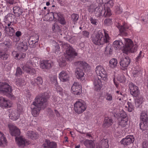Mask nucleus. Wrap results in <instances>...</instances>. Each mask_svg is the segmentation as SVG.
Here are the masks:
<instances>
[{
    "label": "nucleus",
    "mask_w": 148,
    "mask_h": 148,
    "mask_svg": "<svg viewBox=\"0 0 148 148\" xmlns=\"http://www.w3.org/2000/svg\"><path fill=\"white\" fill-rule=\"evenodd\" d=\"M112 49L111 45L110 44H108L106 47L105 49L106 53L108 55L111 54L112 53Z\"/></svg>",
    "instance_id": "nucleus-44"
},
{
    "label": "nucleus",
    "mask_w": 148,
    "mask_h": 148,
    "mask_svg": "<svg viewBox=\"0 0 148 148\" xmlns=\"http://www.w3.org/2000/svg\"><path fill=\"white\" fill-rule=\"evenodd\" d=\"M23 111V109L21 105L18 104L17 111L15 110H12L10 114V117L13 120L15 121L18 119L20 115L22 114Z\"/></svg>",
    "instance_id": "nucleus-11"
},
{
    "label": "nucleus",
    "mask_w": 148,
    "mask_h": 148,
    "mask_svg": "<svg viewBox=\"0 0 148 148\" xmlns=\"http://www.w3.org/2000/svg\"><path fill=\"white\" fill-rule=\"evenodd\" d=\"M15 140L17 144L20 147H24L25 145L29 144L27 141L22 136L16 137Z\"/></svg>",
    "instance_id": "nucleus-20"
},
{
    "label": "nucleus",
    "mask_w": 148,
    "mask_h": 148,
    "mask_svg": "<svg viewBox=\"0 0 148 148\" xmlns=\"http://www.w3.org/2000/svg\"><path fill=\"white\" fill-rule=\"evenodd\" d=\"M121 120L119 123V127H121L122 130L126 129L129 127L128 124V117L125 113H124L123 116L121 115Z\"/></svg>",
    "instance_id": "nucleus-13"
},
{
    "label": "nucleus",
    "mask_w": 148,
    "mask_h": 148,
    "mask_svg": "<svg viewBox=\"0 0 148 148\" xmlns=\"http://www.w3.org/2000/svg\"><path fill=\"white\" fill-rule=\"evenodd\" d=\"M118 63V61L116 59L112 58L110 61L109 66L111 68L114 69L117 66Z\"/></svg>",
    "instance_id": "nucleus-34"
},
{
    "label": "nucleus",
    "mask_w": 148,
    "mask_h": 148,
    "mask_svg": "<svg viewBox=\"0 0 148 148\" xmlns=\"http://www.w3.org/2000/svg\"><path fill=\"white\" fill-rule=\"evenodd\" d=\"M63 48L66 49L67 58L70 60V58H74L77 56V53L75 50L70 44L66 43L63 45Z\"/></svg>",
    "instance_id": "nucleus-9"
},
{
    "label": "nucleus",
    "mask_w": 148,
    "mask_h": 148,
    "mask_svg": "<svg viewBox=\"0 0 148 148\" xmlns=\"http://www.w3.org/2000/svg\"><path fill=\"white\" fill-rule=\"evenodd\" d=\"M26 98L28 101H31L32 99V97L31 96V93L28 91L26 93Z\"/></svg>",
    "instance_id": "nucleus-56"
},
{
    "label": "nucleus",
    "mask_w": 148,
    "mask_h": 148,
    "mask_svg": "<svg viewBox=\"0 0 148 148\" xmlns=\"http://www.w3.org/2000/svg\"><path fill=\"white\" fill-rule=\"evenodd\" d=\"M58 16V21L62 25H64L66 23V22L64 17L61 16H59V15L57 13H55L53 14V18H55L56 15Z\"/></svg>",
    "instance_id": "nucleus-37"
},
{
    "label": "nucleus",
    "mask_w": 148,
    "mask_h": 148,
    "mask_svg": "<svg viewBox=\"0 0 148 148\" xmlns=\"http://www.w3.org/2000/svg\"><path fill=\"white\" fill-rule=\"evenodd\" d=\"M84 144L87 148H96L95 147L94 143L91 140H86L84 142Z\"/></svg>",
    "instance_id": "nucleus-29"
},
{
    "label": "nucleus",
    "mask_w": 148,
    "mask_h": 148,
    "mask_svg": "<svg viewBox=\"0 0 148 148\" xmlns=\"http://www.w3.org/2000/svg\"><path fill=\"white\" fill-rule=\"evenodd\" d=\"M143 148H148V143L144 142L143 144Z\"/></svg>",
    "instance_id": "nucleus-63"
},
{
    "label": "nucleus",
    "mask_w": 148,
    "mask_h": 148,
    "mask_svg": "<svg viewBox=\"0 0 148 148\" xmlns=\"http://www.w3.org/2000/svg\"><path fill=\"white\" fill-rule=\"evenodd\" d=\"M57 61L60 66L63 67L66 65V62L65 59L62 56H59L57 59Z\"/></svg>",
    "instance_id": "nucleus-33"
},
{
    "label": "nucleus",
    "mask_w": 148,
    "mask_h": 148,
    "mask_svg": "<svg viewBox=\"0 0 148 148\" xmlns=\"http://www.w3.org/2000/svg\"><path fill=\"white\" fill-rule=\"evenodd\" d=\"M86 137H89V138L90 139H92V137L91 134L89 133H86Z\"/></svg>",
    "instance_id": "nucleus-64"
},
{
    "label": "nucleus",
    "mask_w": 148,
    "mask_h": 148,
    "mask_svg": "<svg viewBox=\"0 0 148 148\" xmlns=\"http://www.w3.org/2000/svg\"><path fill=\"white\" fill-rule=\"evenodd\" d=\"M60 46L58 45L57 44L55 46V49L56 53V52H57V54L58 53H60Z\"/></svg>",
    "instance_id": "nucleus-59"
},
{
    "label": "nucleus",
    "mask_w": 148,
    "mask_h": 148,
    "mask_svg": "<svg viewBox=\"0 0 148 148\" xmlns=\"http://www.w3.org/2000/svg\"><path fill=\"white\" fill-rule=\"evenodd\" d=\"M124 109L126 111L129 112H133L134 110V107L132 103L128 102L127 105L124 106Z\"/></svg>",
    "instance_id": "nucleus-30"
},
{
    "label": "nucleus",
    "mask_w": 148,
    "mask_h": 148,
    "mask_svg": "<svg viewBox=\"0 0 148 148\" xmlns=\"http://www.w3.org/2000/svg\"><path fill=\"white\" fill-rule=\"evenodd\" d=\"M105 97L107 100L108 101H110L112 100L113 96L111 94L107 93L105 96Z\"/></svg>",
    "instance_id": "nucleus-48"
},
{
    "label": "nucleus",
    "mask_w": 148,
    "mask_h": 148,
    "mask_svg": "<svg viewBox=\"0 0 148 148\" xmlns=\"http://www.w3.org/2000/svg\"><path fill=\"white\" fill-rule=\"evenodd\" d=\"M38 59L36 57L31 58L28 61L26 64L24 65H21V67L24 71L31 75H33L36 73V71L31 66L33 65L34 64L38 62Z\"/></svg>",
    "instance_id": "nucleus-6"
},
{
    "label": "nucleus",
    "mask_w": 148,
    "mask_h": 148,
    "mask_svg": "<svg viewBox=\"0 0 148 148\" xmlns=\"http://www.w3.org/2000/svg\"><path fill=\"white\" fill-rule=\"evenodd\" d=\"M71 18L73 21L76 22L78 20L79 16L76 14H73L71 15Z\"/></svg>",
    "instance_id": "nucleus-53"
},
{
    "label": "nucleus",
    "mask_w": 148,
    "mask_h": 148,
    "mask_svg": "<svg viewBox=\"0 0 148 148\" xmlns=\"http://www.w3.org/2000/svg\"><path fill=\"white\" fill-rule=\"evenodd\" d=\"M44 148H56L57 146V143L53 141H50L48 139H46L45 142L43 144Z\"/></svg>",
    "instance_id": "nucleus-23"
},
{
    "label": "nucleus",
    "mask_w": 148,
    "mask_h": 148,
    "mask_svg": "<svg viewBox=\"0 0 148 148\" xmlns=\"http://www.w3.org/2000/svg\"><path fill=\"white\" fill-rule=\"evenodd\" d=\"M28 49V46L27 43L25 42H22L19 44V49H21V51H25Z\"/></svg>",
    "instance_id": "nucleus-36"
},
{
    "label": "nucleus",
    "mask_w": 148,
    "mask_h": 148,
    "mask_svg": "<svg viewBox=\"0 0 148 148\" xmlns=\"http://www.w3.org/2000/svg\"><path fill=\"white\" fill-rule=\"evenodd\" d=\"M113 123V120L111 118L106 117L103 121V125L104 127H108L111 126Z\"/></svg>",
    "instance_id": "nucleus-27"
},
{
    "label": "nucleus",
    "mask_w": 148,
    "mask_h": 148,
    "mask_svg": "<svg viewBox=\"0 0 148 148\" xmlns=\"http://www.w3.org/2000/svg\"><path fill=\"white\" fill-rule=\"evenodd\" d=\"M12 104L10 101L2 97H0V107L3 108H10Z\"/></svg>",
    "instance_id": "nucleus-16"
},
{
    "label": "nucleus",
    "mask_w": 148,
    "mask_h": 148,
    "mask_svg": "<svg viewBox=\"0 0 148 148\" xmlns=\"http://www.w3.org/2000/svg\"><path fill=\"white\" fill-rule=\"evenodd\" d=\"M12 55L15 56V58L17 59H20L24 58L26 56L25 53H21L19 54L17 53L16 51H14L12 53Z\"/></svg>",
    "instance_id": "nucleus-35"
},
{
    "label": "nucleus",
    "mask_w": 148,
    "mask_h": 148,
    "mask_svg": "<svg viewBox=\"0 0 148 148\" xmlns=\"http://www.w3.org/2000/svg\"><path fill=\"white\" fill-rule=\"evenodd\" d=\"M24 82V80H22L20 78H18L16 79L15 81L16 84L17 86H21L22 85V84Z\"/></svg>",
    "instance_id": "nucleus-52"
},
{
    "label": "nucleus",
    "mask_w": 148,
    "mask_h": 148,
    "mask_svg": "<svg viewBox=\"0 0 148 148\" xmlns=\"http://www.w3.org/2000/svg\"><path fill=\"white\" fill-rule=\"evenodd\" d=\"M52 29L54 32H56L60 31V27L57 24L55 23L52 25Z\"/></svg>",
    "instance_id": "nucleus-45"
},
{
    "label": "nucleus",
    "mask_w": 148,
    "mask_h": 148,
    "mask_svg": "<svg viewBox=\"0 0 148 148\" xmlns=\"http://www.w3.org/2000/svg\"><path fill=\"white\" fill-rule=\"evenodd\" d=\"M142 52L141 51H140L139 53V55L136 58V60L137 61H139V60H140L142 58Z\"/></svg>",
    "instance_id": "nucleus-60"
},
{
    "label": "nucleus",
    "mask_w": 148,
    "mask_h": 148,
    "mask_svg": "<svg viewBox=\"0 0 148 148\" xmlns=\"http://www.w3.org/2000/svg\"><path fill=\"white\" fill-rule=\"evenodd\" d=\"M130 59L129 57L127 56L122 58L120 62V64L122 70L126 69L130 63Z\"/></svg>",
    "instance_id": "nucleus-17"
},
{
    "label": "nucleus",
    "mask_w": 148,
    "mask_h": 148,
    "mask_svg": "<svg viewBox=\"0 0 148 148\" xmlns=\"http://www.w3.org/2000/svg\"><path fill=\"white\" fill-rule=\"evenodd\" d=\"M104 36L102 32V31H98L97 33L92 36V42L95 44L97 45H102L105 43L108 42L110 37L108 33V31L103 29Z\"/></svg>",
    "instance_id": "nucleus-4"
},
{
    "label": "nucleus",
    "mask_w": 148,
    "mask_h": 148,
    "mask_svg": "<svg viewBox=\"0 0 148 148\" xmlns=\"http://www.w3.org/2000/svg\"><path fill=\"white\" fill-rule=\"evenodd\" d=\"M86 108L85 102L81 99L76 101L74 104V111L78 114L82 113L86 110Z\"/></svg>",
    "instance_id": "nucleus-8"
},
{
    "label": "nucleus",
    "mask_w": 148,
    "mask_h": 148,
    "mask_svg": "<svg viewBox=\"0 0 148 148\" xmlns=\"http://www.w3.org/2000/svg\"><path fill=\"white\" fill-rule=\"evenodd\" d=\"M7 140L4 135L0 132V145L5 144Z\"/></svg>",
    "instance_id": "nucleus-41"
},
{
    "label": "nucleus",
    "mask_w": 148,
    "mask_h": 148,
    "mask_svg": "<svg viewBox=\"0 0 148 148\" xmlns=\"http://www.w3.org/2000/svg\"><path fill=\"white\" fill-rule=\"evenodd\" d=\"M30 82L33 85L36 86L42 85L43 81L42 78L41 77H38L35 79H31Z\"/></svg>",
    "instance_id": "nucleus-25"
},
{
    "label": "nucleus",
    "mask_w": 148,
    "mask_h": 148,
    "mask_svg": "<svg viewBox=\"0 0 148 148\" xmlns=\"http://www.w3.org/2000/svg\"><path fill=\"white\" fill-rule=\"evenodd\" d=\"M134 140V139L133 136H127L125 138H123L122 140L121 143V144L125 146H127L133 143Z\"/></svg>",
    "instance_id": "nucleus-18"
},
{
    "label": "nucleus",
    "mask_w": 148,
    "mask_h": 148,
    "mask_svg": "<svg viewBox=\"0 0 148 148\" xmlns=\"http://www.w3.org/2000/svg\"><path fill=\"white\" fill-rule=\"evenodd\" d=\"M47 98L48 97H45V95H40L36 97L31 106L32 113L34 116L38 115L41 109H44L47 106Z\"/></svg>",
    "instance_id": "nucleus-3"
},
{
    "label": "nucleus",
    "mask_w": 148,
    "mask_h": 148,
    "mask_svg": "<svg viewBox=\"0 0 148 148\" xmlns=\"http://www.w3.org/2000/svg\"><path fill=\"white\" fill-rule=\"evenodd\" d=\"M108 140L104 139L101 140L98 144L97 145L96 148H108Z\"/></svg>",
    "instance_id": "nucleus-26"
},
{
    "label": "nucleus",
    "mask_w": 148,
    "mask_h": 148,
    "mask_svg": "<svg viewBox=\"0 0 148 148\" xmlns=\"http://www.w3.org/2000/svg\"><path fill=\"white\" fill-rule=\"evenodd\" d=\"M95 72L97 75L100 77L101 79L105 81L107 80V73L103 66L101 65L97 66L95 68Z\"/></svg>",
    "instance_id": "nucleus-10"
},
{
    "label": "nucleus",
    "mask_w": 148,
    "mask_h": 148,
    "mask_svg": "<svg viewBox=\"0 0 148 148\" xmlns=\"http://www.w3.org/2000/svg\"><path fill=\"white\" fill-rule=\"evenodd\" d=\"M58 77L61 81L66 82L68 81L69 79V75L67 72L62 71L59 74Z\"/></svg>",
    "instance_id": "nucleus-22"
},
{
    "label": "nucleus",
    "mask_w": 148,
    "mask_h": 148,
    "mask_svg": "<svg viewBox=\"0 0 148 148\" xmlns=\"http://www.w3.org/2000/svg\"><path fill=\"white\" fill-rule=\"evenodd\" d=\"M49 77L50 78L51 81L53 83V84H54L55 86L58 85L57 76V75H50Z\"/></svg>",
    "instance_id": "nucleus-39"
},
{
    "label": "nucleus",
    "mask_w": 148,
    "mask_h": 148,
    "mask_svg": "<svg viewBox=\"0 0 148 148\" xmlns=\"http://www.w3.org/2000/svg\"><path fill=\"white\" fill-rule=\"evenodd\" d=\"M140 127L142 130H148V121L143 124H140Z\"/></svg>",
    "instance_id": "nucleus-43"
},
{
    "label": "nucleus",
    "mask_w": 148,
    "mask_h": 148,
    "mask_svg": "<svg viewBox=\"0 0 148 148\" xmlns=\"http://www.w3.org/2000/svg\"><path fill=\"white\" fill-rule=\"evenodd\" d=\"M27 135L28 138L32 139H36L38 137V134L33 131H28Z\"/></svg>",
    "instance_id": "nucleus-32"
},
{
    "label": "nucleus",
    "mask_w": 148,
    "mask_h": 148,
    "mask_svg": "<svg viewBox=\"0 0 148 148\" xmlns=\"http://www.w3.org/2000/svg\"><path fill=\"white\" fill-rule=\"evenodd\" d=\"M122 24L121 23H118L116 27L119 29L120 33L122 35L127 36V33L126 32L128 30H131V27L130 25L127 24V23L122 22Z\"/></svg>",
    "instance_id": "nucleus-12"
},
{
    "label": "nucleus",
    "mask_w": 148,
    "mask_h": 148,
    "mask_svg": "<svg viewBox=\"0 0 148 148\" xmlns=\"http://www.w3.org/2000/svg\"><path fill=\"white\" fill-rule=\"evenodd\" d=\"M82 33L83 36L84 37L87 38H89V33L88 32L86 31H84L82 32Z\"/></svg>",
    "instance_id": "nucleus-58"
},
{
    "label": "nucleus",
    "mask_w": 148,
    "mask_h": 148,
    "mask_svg": "<svg viewBox=\"0 0 148 148\" xmlns=\"http://www.w3.org/2000/svg\"><path fill=\"white\" fill-rule=\"evenodd\" d=\"M129 86L131 94L134 97H137L139 94L138 87L132 82H130Z\"/></svg>",
    "instance_id": "nucleus-14"
},
{
    "label": "nucleus",
    "mask_w": 148,
    "mask_h": 148,
    "mask_svg": "<svg viewBox=\"0 0 148 148\" xmlns=\"http://www.w3.org/2000/svg\"><path fill=\"white\" fill-rule=\"evenodd\" d=\"M133 76L135 77L140 75V72L138 71H134L133 72Z\"/></svg>",
    "instance_id": "nucleus-57"
},
{
    "label": "nucleus",
    "mask_w": 148,
    "mask_h": 148,
    "mask_svg": "<svg viewBox=\"0 0 148 148\" xmlns=\"http://www.w3.org/2000/svg\"><path fill=\"white\" fill-rule=\"evenodd\" d=\"M55 86L56 87V89L57 91L59 93L60 95L62 96H63L64 95L63 89L58 86V85Z\"/></svg>",
    "instance_id": "nucleus-46"
},
{
    "label": "nucleus",
    "mask_w": 148,
    "mask_h": 148,
    "mask_svg": "<svg viewBox=\"0 0 148 148\" xmlns=\"http://www.w3.org/2000/svg\"><path fill=\"white\" fill-rule=\"evenodd\" d=\"M112 24V21L111 19L110 18H106L104 21V24L106 26H109Z\"/></svg>",
    "instance_id": "nucleus-49"
},
{
    "label": "nucleus",
    "mask_w": 148,
    "mask_h": 148,
    "mask_svg": "<svg viewBox=\"0 0 148 148\" xmlns=\"http://www.w3.org/2000/svg\"><path fill=\"white\" fill-rule=\"evenodd\" d=\"M16 0H7L6 4L7 6H10V5H13L16 3Z\"/></svg>",
    "instance_id": "nucleus-54"
},
{
    "label": "nucleus",
    "mask_w": 148,
    "mask_h": 148,
    "mask_svg": "<svg viewBox=\"0 0 148 148\" xmlns=\"http://www.w3.org/2000/svg\"><path fill=\"white\" fill-rule=\"evenodd\" d=\"M9 55L4 52H0V58L3 60H6L9 57Z\"/></svg>",
    "instance_id": "nucleus-47"
},
{
    "label": "nucleus",
    "mask_w": 148,
    "mask_h": 148,
    "mask_svg": "<svg viewBox=\"0 0 148 148\" xmlns=\"http://www.w3.org/2000/svg\"><path fill=\"white\" fill-rule=\"evenodd\" d=\"M8 127L10 133L12 136H16L20 135V131L16 126L12 125H8Z\"/></svg>",
    "instance_id": "nucleus-19"
},
{
    "label": "nucleus",
    "mask_w": 148,
    "mask_h": 148,
    "mask_svg": "<svg viewBox=\"0 0 148 148\" xmlns=\"http://www.w3.org/2000/svg\"><path fill=\"white\" fill-rule=\"evenodd\" d=\"M125 44L121 40H115L113 42L115 49H121L123 48V52L127 54L129 53L135 52L138 48L137 45L133 44L132 40L128 38H124Z\"/></svg>",
    "instance_id": "nucleus-2"
},
{
    "label": "nucleus",
    "mask_w": 148,
    "mask_h": 148,
    "mask_svg": "<svg viewBox=\"0 0 148 148\" xmlns=\"http://www.w3.org/2000/svg\"><path fill=\"white\" fill-rule=\"evenodd\" d=\"M99 77H96L93 81L94 88L96 91L100 90L101 88L102 83Z\"/></svg>",
    "instance_id": "nucleus-24"
},
{
    "label": "nucleus",
    "mask_w": 148,
    "mask_h": 148,
    "mask_svg": "<svg viewBox=\"0 0 148 148\" xmlns=\"http://www.w3.org/2000/svg\"><path fill=\"white\" fill-rule=\"evenodd\" d=\"M23 72L19 67H18L16 70V76L17 77H20L22 76Z\"/></svg>",
    "instance_id": "nucleus-42"
},
{
    "label": "nucleus",
    "mask_w": 148,
    "mask_h": 148,
    "mask_svg": "<svg viewBox=\"0 0 148 148\" xmlns=\"http://www.w3.org/2000/svg\"><path fill=\"white\" fill-rule=\"evenodd\" d=\"M105 0H97V4L91 5L89 8V12H94L95 15L97 17L110 16L112 13L110 8L113 6L114 0H110L107 3L105 2Z\"/></svg>",
    "instance_id": "nucleus-1"
},
{
    "label": "nucleus",
    "mask_w": 148,
    "mask_h": 148,
    "mask_svg": "<svg viewBox=\"0 0 148 148\" xmlns=\"http://www.w3.org/2000/svg\"><path fill=\"white\" fill-rule=\"evenodd\" d=\"M117 80L121 83H124L125 82L126 78L123 75H121V76L117 77Z\"/></svg>",
    "instance_id": "nucleus-50"
},
{
    "label": "nucleus",
    "mask_w": 148,
    "mask_h": 148,
    "mask_svg": "<svg viewBox=\"0 0 148 148\" xmlns=\"http://www.w3.org/2000/svg\"><path fill=\"white\" fill-rule=\"evenodd\" d=\"M20 38L19 37H17L15 36H13V40L15 42H17L19 41Z\"/></svg>",
    "instance_id": "nucleus-62"
},
{
    "label": "nucleus",
    "mask_w": 148,
    "mask_h": 148,
    "mask_svg": "<svg viewBox=\"0 0 148 148\" xmlns=\"http://www.w3.org/2000/svg\"><path fill=\"white\" fill-rule=\"evenodd\" d=\"M75 65L77 67L75 72L76 77L81 81H83L85 79L84 73L83 69L85 71H88L90 69V66L88 64L84 61H78L75 63Z\"/></svg>",
    "instance_id": "nucleus-5"
},
{
    "label": "nucleus",
    "mask_w": 148,
    "mask_h": 148,
    "mask_svg": "<svg viewBox=\"0 0 148 148\" xmlns=\"http://www.w3.org/2000/svg\"><path fill=\"white\" fill-rule=\"evenodd\" d=\"M90 21L92 25H96L98 23L97 20L92 17L90 19Z\"/></svg>",
    "instance_id": "nucleus-55"
},
{
    "label": "nucleus",
    "mask_w": 148,
    "mask_h": 148,
    "mask_svg": "<svg viewBox=\"0 0 148 148\" xmlns=\"http://www.w3.org/2000/svg\"><path fill=\"white\" fill-rule=\"evenodd\" d=\"M12 87L8 84L5 82H0V92L6 96L12 98L14 95H12Z\"/></svg>",
    "instance_id": "nucleus-7"
},
{
    "label": "nucleus",
    "mask_w": 148,
    "mask_h": 148,
    "mask_svg": "<svg viewBox=\"0 0 148 148\" xmlns=\"http://www.w3.org/2000/svg\"><path fill=\"white\" fill-rule=\"evenodd\" d=\"M114 10L115 12L118 14H121L122 12V9L118 6L115 7Z\"/></svg>",
    "instance_id": "nucleus-51"
},
{
    "label": "nucleus",
    "mask_w": 148,
    "mask_h": 148,
    "mask_svg": "<svg viewBox=\"0 0 148 148\" xmlns=\"http://www.w3.org/2000/svg\"><path fill=\"white\" fill-rule=\"evenodd\" d=\"M52 62L47 60H42L40 64V67L42 69H49L51 68Z\"/></svg>",
    "instance_id": "nucleus-21"
},
{
    "label": "nucleus",
    "mask_w": 148,
    "mask_h": 148,
    "mask_svg": "<svg viewBox=\"0 0 148 148\" xmlns=\"http://www.w3.org/2000/svg\"><path fill=\"white\" fill-rule=\"evenodd\" d=\"M135 100V104L137 107H139L140 105L142 103L144 100L142 96L139 94Z\"/></svg>",
    "instance_id": "nucleus-31"
},
{
    "label": "nucleus",
    "mask_w": 148,
    "mask_h": 148,
    "mask_svg": "<svg viewBox=\"0 0 148 148\" xmlns=\"http://www.w3.org/2000/svg\"><path fill=\"white\" fill-rule=\"evenodd\" d=\"M140 118L141 122L140 124H143L147 122V121H148V112H142L140 116Z\"/></svg>",
    "instance_id": "nucleus-28"
},
{
    "label": "nucleus",
    "mask_w": 148,
    "mask_h": 148,
    "mask_svg": "<svg viewBox=\"0 0 148 148\" xmlns=\"http://www.w3.org/2000/svg\"><path fill=\"white\" fill-rule=\"evenodd\" d=\"M13 12L16 16H19L21 12L20 10V8L17 6H15L13 8Z\"/></svg>",
    "instance_id": "nucleus-40"
},
{
    "label": "nucleus",
    "mask_w": 148,
    "mask_h": 148,
    "mask_svg": "<svg viewBox=\"0 0 148 148\" xmlns=\"http://www.w3.org/2000/svg\"><path fill=\"white\" fill-rule=\"evenodd\" d=\"M71 90L74 94L79 95L82 92L81 86L79 83L75 82L71 87Z\"/></svg>",
    "instance_id": "nucleus-15"
},
{
    "label": "nucleus",
    "mask_w": 148,
    "mask_h": 148,
    "mask_svg": "<svg viewBox=\"0 0 148 148\" xmlns=\"http://www.w3.org/2000/svg\"><path fill=\"white\" fill-rule=\"evenodd\" d=\"M6 30L7 34L10 36H12L15 33V31L12 27L10 26V27H6Z\"/></svg>",
    "instance_id": "nucleus-38"
},
{
    "label": "nucleus",
    "mask_w": 148,
    "mask_h": 148,
    "mask_svg": "<svg viewBox=\"0 0 148 148\" xmlns=\"http://www.w3.org/2000/svg\"><path fill=\"white\" fill-rule=\"evenodd\" d=\"M22 35V33L20 31H17L15 33V36L19 37Z\"/></svg>",
    "instance_id": "nucleus-61"
}]
</instances>
